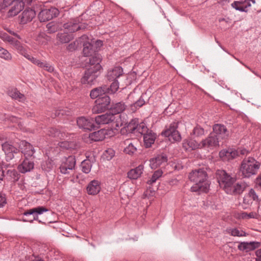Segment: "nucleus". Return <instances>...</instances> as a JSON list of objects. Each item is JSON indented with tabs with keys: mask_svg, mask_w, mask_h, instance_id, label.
Listing matches in <instances>:
<instances>
[{
	"mask_svg": "<svg viewBox=\"0 0 261 261\" xmlns=\"http://www.w3.org/2000/svg\"><path fill=\"white\" fill-rule=\"evenodd\" d=\"M156 135L152 130L148 132V133L143 136L144 146L146 148H149L154 144Z\"/></svg>",
	"mask_w": 261,
	"mask_h": 261,
	"instance_id": "33",
	"label": "nucleus"
},
{
	"mask_svg": "<svg viewBox=\"0 0 261 261\" xmlns=\"http://www.w3.org/2000/svg\"><path fill=\"white\" fill-rule=\"evenodd\" d=\"M107 135H108L107 130L101 129L97 132L90 133L89 138L94 141H100L103 140Z\"/></svg>",
	"mask_w": 261,
	"mask_h": 261,
	"instance_id": "31",
	"label": "nucleus"
},
{
	"mask_svg": "<svg viewBox=\"0 0 261 261\" xmlns=\"http://www.w3.org/2000/svg\"><path fill=\"white\" fill-rule=\"evenodd\" d=\"M251 0H239L233 2L231 4V7L241 12H247L248 8L251 7Z\"/></svg>",
	"mask_w": 261,
	"mask_h": 261,
	"instance_id": "23",
	"label": "nucleus"
},
{
	"mask_svg": "<svg viewBox=\"0 0 261 261\" xmlns=\"http://www.w3.org/2000/svg\"><path fill=\"white\" fill-rule=\"evenodd\" d=\"M217 178L220 187L228 194L240 195L248 187L244 181L236 182V178L231 177L224 170L217 171Z\"/></svg>",
	"mask_w": 261,
	"mask_h": 261,
	"instance_id": "1",
	"label": "nucleus"
},
{
	"mask_svg": "<svg viewBox=\"0 0 261 261\" xmlns=\"http://www.w3.org/2000/svg\"><path fill=\"white\" fill-rule=\"evenodd\" d=\"M143 169V165H140L135 169L129 171L127 173V177L131 179H137L142 175Z\"/></svg>",
	"mask_w": 261,
	"mask_h": 261,
	"instance_id": "34",
	"label": "nucleus"
},
{
	"mask_svg": "<svg viewBox=\"0 0 261 261\" xmlns=\"http://www.w3.org/2000/svg\"><path fill=\"white\" fill-rule=\"evenodd\" d=\"M126 109V106L123 102H119L112 106L111 111L115 114H119L123 112Z\"/></svg>",
	"mask_w": 261,
	"mask_h": 261,
	"instance_id": "39",
	"label": "nucleus"
},
{
	"mask_svg": "<svg viewBox=\"0 0 261 261\" xmlns=\"http://www.w3.org/2000/svg\"><path fill=\"white\" fill-rule=\"evenodd\" d=\"M8 94L13 99L23 102L25 100L24 94L21 93L16 88H11L8 91Z\"/></svg>",
	"mask_w": 261,
	"mask_h": 261,
	"instance_id": "35",
	"label": "nucleus"
},
{
	"mask_svg": "<svg viewBox=\"0 0 261 261\" xmlns=\"http://www.w3.org/2000/svg\"><path fill=\"white\" fill-rule=\"evenodd\" d=\"M7 175L10 177V179L12 180L13 182L18 180L20 177L19 174L15 169L8 170Z\"/></svg>",
	"mask_w": 261,
	"mask_h": 261,
	"instance_id": "43",
	"label": "nucleus"
},
{
	"mask_svg": "<svg viewBox=\"0 0 261 261\" xmlns=\"http://www.w3.org/2000/svg\"><path fill=\"white\" fill-rule=\"evenodd\" d=\"M219 138L215 136V134L211 133L208 137L201 141V148L213 149L219 145Z\"/></svg>",
	"mask_w": 261,
	"mask_h": 261,
	"instance_id": "15",
	"label": "nucleus"
},
{
	"mask_svg": "<svg viewBox=\"0 0 261 261\" xmlns=\"http://www.w3.org/2000/svg\"><path fill=\"white\" fill-rule=\"evenodd\" d=\"M109 92H107V93H114L119 88V83L117 80L113 81L110 87H108Z\"/></svg>",
	"mask_w": 261,
	"mask_h": 261,
	"instance_id": "48",
	"label": "nucleus"
},
{
	"mask_svg": "<svg viewBox=\"0 0 261 261\" xmlns=\"http://www.w3.org/2000/svg\"><path fill=\"white\" fill-rule=\"evenodd\" d=\"M44 69L47 71L49 72H53L54 70V68L53 66H51L49 64L46 63L45 64V67Z\"/></svg>",
	"mask_w": 261,
	"mask_h": 261,
	"instance_id": "59",
	"label": "nucleus"
},
{
	"mask_svg": "<svg viewBox=\"0 0 261 261\" xmlns=\"http://www.w3.org/2000/svg\"><path fill=\"white\" fill-rule=\"evenodd\" d=\"M76 123L79 127L84 130H91L94 128V120L82 116L76 119Z\"/></svg>",
	"mask_w": 261,
	"mask_h": 261,
	"instance_id": "14",
	"label": "nucleus"
},
{
	"mask_svg": "<svg viewBox=\"0 0 261 261\" xmlns=\"http://www.w3.org/2000/svg\"><path fill=\"white\" fill-rule=\"evenodd\" d=\"M46 32L48 33H54L61 29V24L59 22L51 21L46 24Z\"/></svg>",
	"mask_w": 261,
	"mask_h": 261,
	"instance_id": "38",
	"label": "nucleus"
},
{
	"mask_svg": "<svg viewBox=\"0 0 261 261\" xmlns=\"http://www.w3.org/2000/svg\"><path fill=\"white\" fill-rule=\"evenodd\" d=\"M28 60H29L31 62H32L33 64H36V65L39 60L32 56H30V57Z\"/></svg>",
	"mask_w": 261,
	"mask_h": 261,
	"instance_id": "62",
	"label": "nucleus"
},
{
	"mask_svg": "<svg viewBox=\"0 0 261 261\" xmlns=\"http://www.w3.org/2000/svg\"><path fill=\"white\" fill-rule=\"evenodd\" d=\"M47 211H48V210L47 208L41 206L27 210L24 212L23 215L25 217H29L30 215H32L33 218H23V221L24 222L32 223L34 220H37L38 221L39 223H41V221L39 220L38 215H41L44 212H46Z\"/></svg>",
	"mask_w": 261,
	"mask_h": 261,
	"instance_id": "5",
	"label": "nucleus"
},
{
	"mask_svg": "<svg viewBox=\"0 0 261 261\" xmlns=\"http://www.w3.org/2000/svg\"><path fill=\"white\" fill-rule=\"evenodd\" d=\"M193 135L196 137H200L204 135V130L199 125L195 126L192 132Z\"/></svg>",
	"mask_w": 261,
	"mask_h": 261,
	"instance_id": "50",
	"label": "nucleus"
},
{
	"mask_svg": "<svg viewBox=\"0 0 261 261\" xmlns=\"http://www.w3.org/2000/svg\"><path fill=\"white\" fill-rule=\"evenodd\" d=\"M178 122H173L169 127L162 132V135L168 137L171 141H179L181 140V136L179 132L177 130Z\"/></svg>",
	"mask_w": 261,
	"mask_h": 261,
	"instance_id": "7",
	"label": "nucleus"
},
{
	"mask_svg": "<svg viewBox=\"0 0 261 261\" xmlns=\"http://www.w3.org/2000/svg\"><path fill=\"white\" fill-rule=\"evenodd\" d=\"M145 103L144 100L140 97L137 101L134 103L131 106L132 107H135V108H139L143 106Z\"/></svg>",
	"mask_w": 261,
	"mask_h": 261,
	"instance_id": "56",
	"label": "nucleus"
},
{
	"mask_svg": "<svg viewBox=\"0 0 261 261\" xmlns=\"http://www.w3.org/2000/svg\"><path fill=\"white\" fill-rule=\"evenodd\" d=\"M123 69L121 67H115L108 72L107 77L110 81L117 80L120 76L123 75Z\"/></svg>",
	"mask_w": 261,
	"mask_h": 261,
	"instance_id": "28",
	"label": "nucleus"
},
{
	"mask_svg": "<svg viewBox=\"0 0 261 261\" xmlns=\"http://www.w3.org/2000/svg\"><path fill=\"white\" fill-rule=\"evenodd\" d=\"M34 158H24L22 163L18 165V170L22 173L31 171L34 167Z\"/></svg>",
	"mask_w": 261,
	"mask_h": 261,
	"instance_id": "22",
	"label": "nucleus"
},
{
	"mask_svg": "<svg viewBox=\"0 0 261 261\" xmlns=\"http://www.w3.org/2000/svg\"><path fill=\"white\" fill-rule=\"evenodd\" d=\"M137 121L132 120L127 125V130L131 133H139L144 136L150 132L144 122L136 123Z\"/></svg>",
	"mask_w": 261,
	"mask_h": 261,
	"instance_id": "8",
	"label": "nucleus"
},
{
	"mask_svg": "<svg viewBox=\"0 0 261 261\" xmlns=\"http://www.w3.org/2000/svg\"><path fill=\"white\" fill-rule=\"evenodd\" d=\"M0 38L5 42H7L10 43L12 40L14 39L13 37L10 36L7 33L0 31Z\"/></svg>",
	"mask_w": 261,
	"mask_h": 261,
	"instance_id": "51",
	"label": "nucleus"
},
{
	"mask_svg": "<svg viewBox=\"0 0 261 261\" xmlns=\"http://www.w3.org/2000/svg\"><path fill=\"white\" fill-rule=\"evenodd\" d=\"M10 165L6 163H0V181L2 180L4 176V169H7L9 167Z\"/></svg>",
	"mask_w": 261,
	"mask_h": 261,
	"instance_id": "54",
	"label": "nucleus"
},
{
	"mask_svg": "<svg viewBox=\"0 0 261 261\" xmlns=\"http://www.w3.org/2000/svg\"><path fill=\"white\" fill-rule=\"evenodd\" d=\"M163 174V171L161 170H158L155 171L152 174L151 177L147 181L148 185H152L154 184L158 179H159Z\"/></svg>",
	"mask_w": 261,
	"mask_h": 261,
	"instance_id": "44",
	"label": "nucleus"
},
{
	"mask_svg": "<svg viewBox=\"0 0 261 261\" xmlns=\"http://www.w3.org/2000/svg\"><path fill=\"white\" fill-rule=\"evenodd\" d=\"M83 46L84 48L83 52L85 56H91L93 54L96 53L92 43L86 42L84 43Z\"/></svg>",
	"mask_w": 261,
	"mask_h": 261,
	"instance_id": "37",
	"label": "nucleus"
},
{
	"mask_svg": "<svg viewBox=\"0 0 261 261\" xmlns=\"http://www.w3.org/2000/svg\"><path fill=\"white\" fill-rule=\"evenodd\" d=\"M10 44H11L19 54L23 53V50L25 49V48L22 46V45L19 41L13 39L12 41L10 43Z\"/></svg>",
	"mask_w": 261,
	"mask_h": 261,
	"instance_id": "47",
	"label": "nucleus"
},
{
	"mask_svg": "<svg viewBox=\"0 0 261 261\" xmlns=\"http://www.w3.org/2000/svg\"><path fill=\"white\" fill-rule=\"evenodd\" d=\"M24 3L23 0H17L14 1L12 4L8 6V8L6 9L7 12V16L8 17H12L16 16L23 9Z\"/></svg>",
	"mask_w": 261,
	"mask_h": 261,
	"instance_id": "12",
	"label": "nucleus"
},
{
	"mask_svg": "<svg viewBox=\"0 0 261 261\" xmlns=\"http://www.w3.org/2000/svg\"><path fill=\"white\" fill-rule=\"evenodd\" d=\"M167 161L168 157L166 154H159L150 160V166L152 169H156L161 166H164Z\"/></svg>",
	"mask_w": 261,
	"mask_h": 261,
	"instance_id": "17",
	"label": "nucleus"
},
{
	"mask_svg": "<svg viewBox=\"0 0 261 261\" xmlns=\"http://www.w3.org/2000/svg\"><path fill=\"white\" fill-rule=\"evenodd\" d=\"M220 157L224 161H229L239 155V152L232 149H223L219 152Z\"/></svg>",
	"mask_w": 261,
	"mask_h": 261,
	"instance_id": "26",
	"label": "nucleus"
},
{
	"mask_svg": "<svg viewBox=\"0 0 261 261\" xmlns=\"http://www.w3.org/2000/svg\"><path fill=\"white\" fill-rule=\"evenodd\" d=\"M6 203L7 200L5 195L0 193V207H3Z\"/></svg>",
	"mask_w": 261,
	"mask_h": 261,
	"instance_id": "57",
	"label": "nucleus"
},
{
	"mask_svg": "<svg viewBox=\"0 0 261 261\" xmlns=\"http://www.w3.org/2000/svg\"><path fill=\"white\" fill-rule=\"evenodd\" d=\"M2 147L3 150L6 154V158L7 161L14 158L15 155L19 153V150L8 142L3 144Z\"/></svg>",
	"mask_w": 261,
	"mask_h": 261,
	"instance_id": "16",
	"label": "nucleus"
},
{
	"mask_svg": "<svg viewBox=\"0 0 261 261\" xmlns=\"http://www.w3.org/2000/svg\"><path fill=\"white\" fill-rule=\"evenodd\" d=\"M74 38L73 34L68 32L59 33L57 35V40L61 43H66L72 40Z\"/></svg>",
	"mask_w": 261,
	"mask_h": 261,
	"instance_id": "36",
	"label": "nucleus"
},
{
	"mask_svg": "<svg viewBox=\"0 0 261 261\" xmlns=\"http://www.w3.org/2000/svg\"><path fill=\"white\" fill-rule=\"evenodd\" d=\"M82 170L85 173H89L91 169L92 164L89 160H85L81 163Z\"/></svg>",
	"mask_w": 261,
	"mask_h": 261,
	"instance_id": "41",
	"label": "nucleus"
},
{
	"mask_svg": "<svg viewBox=\"0 0 261 261\" xmlns=\"http://www.w3.org/2000/svg\"><path fill=\"white\" fill-rule=\"evenodd\" d=\"M260 243L259 242H241L238 246V249L241 251L249 252L253 250L260 246Z\"/></svg>",
	"mask_w": 261,
	"mask_h": 261,
	"instance_id": "25",
	"label": "nucleus"
},
{
	"mask_svg": "<svg viewBox=\"0 0 261 261\" xmlns=\"http://www.w3.org/2000/svg\"><path fill=\"white\" fill-rule=\"evenodd\" d=\"M19 148L21 150V154H23L24 158H34L33 156L35 152L34 148L30 143L25 141H21L19 144Z\"/></svg>",
	"mask_w": 261,
	"mask_h": 261,
	"instance_id": "18",
	"label": "nucleus"
},
{
	"mask_svg": "<svg viewBox=\"0 0 261 261\" xmlns=\"http://www.w3.org/2000/svg\"><path fill=\"white\" fill-rule=\"evenodd\" d=\"M31 261H44L40 257L38 256H33L31 259Z\"/></svg>",
	"mask_w": 261,
	"mask_h": 261,
	"instance_id": "63",
	"label": "nucleus"
},
{
	"mask_svg": "<svg viewBox=\"0 0 261 261\" xmlns=\"http://www.w3.org/2000/svg\"><path fill=\"white\" fill-rule=\"evenodd\" d=\"M107 92H109L107 86L99 87L92 89L90 92V96L91 98L95 99L103 97L107 93Z\"/></svg>",
	"mask_w": 261,
	"mask_h": 261,
	"instance_id": "29",
	"label": "nucleus"
},
{
	"mask_svg": "<svg viewBox=\"0 0 261 261\" xmlns=\"http://www.w3.org/2000/svg\"><path fill=\"white\" fill-rule=\"evenodd\" d=\"M207 175L203 169L193 170L189 173V179L195 184L191 187V191L194 192L206 193L210 187V182L207 179Z\"/></svg>",
	"mask_w": 261,
	"mask_h": 261,
	"instance_id": "2",
	"label": "nucleus"
},
{
	"mask_svg": "<svg viewBox=\"0 0 261 261\" xmlns=\"http://www.w3.org/2000/svg\"><path fill=\"white\" fill-rule=\"evenodd\" d=\"M101 70H96L92 67H88L85 71L84 75L81 79L83 84H87L90 86L95 84L96 79L99 76Z\"/></svg>",
	"mask_w": 261,
	"mask_h": 261,
	"instance_id": "4",
	"label": "nucleus"
},
{
	"mask_svg": "<svg viewBox=\"0 0 261 261\" xmlns=\"http://www.w3.org/2000/svg\"><path fill=\"white\" fill-rule=\"evenodd\" d=\"M116 116L113 113H106L98 115L95 118V122L99 124H106L114 122Z\"/></svg>",
	"mask_w": 261,
	"mask_h": 261,
	"instance_id": "20",
	"label": "nucleus"
},
{
	"mask_svg": "<svg viewBox=\"0 0 261 261\" xmlns=\"http://www.w3.org/2000/svg\"><path fill=\"white\" fill-rule=\"evenodd\" d=\"M17 0H3L0 3V17L3 16V13L6 11L8 8V6H10V4H12L14 1Z\"/></svg>",
	"mask_w": 261,
	"mask_h": 261,
	"instance_id": "40",
	"label": "nucleus"
},
{
	"mask_svg": "<svg viewBox=\"0 0 261 261\" xmlns=\"http://www.w3.org/2000/svg\"><path fill=\"white\" fill-rule=\"evenodd\" d=\"M228 232L234 237H244L246 236V233L238 228H232L228 230Z\"/></svg>",
	"mask_w": 261,
	"mask_h": 261,
	"instance_id": "46",
	"label": "nucleus"
},
{
	"mask_svg": "<svg viewBox=\"0 0 261 261\" xmlns=\"http://www.w3.org/2000/svg\"><path fill=\"white\" fill-rule=\"evenodd\" d=\"M248 196L249 197L251 198L253 200H255L257 199V195L256 194L255 191L254 190H253L252 189H251L249 193H248Z\"/></svg>",
	"mask_w": 261,
	"mask_h": 261,
	"instance_id": "58",
	"label": "nucleus"
},
{
	"mask_svg": "<svg viewBox=\"0 0 261 261\" xmlns=\"http://www.w3.org/2000/svg\"><path fill=\"white\" fill-rule=\"evenodd\" d=\"M137 143V141L132 139H126L124 141V144L126 147L124 149V152L130 155L133 154L137 150V148L135 146V143Z\"/></svg>",
	"mask_w": 261,
	"mask_h": 261,
	"instance_id": "32",
	"label": "nucleus"
},
{
	"mask_svg": "<svg viewBox=\"0 0 261 261\" xmlns=\"http://www.w3.org/2000/svg\"><path fill=\"white\" fill-rule=\"evenodd\" d=\"M58 145L62 149H68L72 147V143L68 141L60 142Z\"/></svg>",
	"mask_w": 261,
	"mask_h": 261,
	"instance_id": "55",
	"label": "nucleus"
},
{
	"mask_svg": "<svg viewBox=\"0 0 261 261\" xmlns=\"http://www.w3.org/2000/svg\"><path fill=\"white\" fill-rule=\"evenodd\" d=\"M110 103L111 99L108 95H105L103 97H100L96 100L92 111L95 113H102L109 109Z\"/></svg>",
	"mask_w": 261,
	"mask_h": 261,
	"instance_id": "6",
	"label": "nucleus"
},
{
	"mask_svg": "<svg viewBox=\"0 0 261 261\" xmlns=\"http://www.w3.org/2000/svg\"><path fill=\"white\" fill-rule=\"evenodd\" d=\"M70 112L68 110L60 109L55 111V113H53L50 117L53 118H55L57 117H61L64 115H69Z\"/></svg>",
	"mask_w": 261,
	"mask_h": 261,
	"instance_id": "45",
	"label": "nucleus"
},
{
	"mask_svg": "<svg viewBox=\"0 0 261 261\" xmlns=\"http://www.w3.org/2000/svg\"><path fill=\"white\" fill-rule=\"evenodd\" d=\"M76 164L75 158L74 156H69L65 158L59 168L61 173L62 174H69L70 171L74 169Z\"/></svg>",
	"mask_w": 261,
	"mask_h": 261,
	"instance_id": "11",
	"label": "nucleus"
},
{
	"mask_svg": "<svg viewBox=\"0 0 261 261\" xmlns=\"http://www.w3.org/2000/svg\"><path fill=\"white\" fill-rule=\"evenodd\" d=\"M46 64V62H41L40 60H38V61L36 65H37L39 67H40L41 68H43L44 69Z\"/></svg>",
	"mask_w": 261,
	"mask_h": 261,
	"instance_id": "61",
	"label": "nucleus"
},
{
	"mask_svg": "<svg viewBox=\"0 0 261 261\" xmlns=\"http://www.w3.org/2000/svg\"><path fill=\"white\" fill-rule=\"evenodd\" d=\"M63 27L67 32L71 34L77 31L85 29L87 25L80 22L78 19H73L64 23Z\"/></svg>",
	"mask_w": 261,
	"mask_h": 261,
	"instance_id": "10",
	"label": "nucleus"
},
{
	"mask_svg": "<svg viewBox=\"0 0 261 261\" xmlns=\"http://www.w3.org/2000/svg\"><path fill=\"white\" fill-rule=\"evenodd\" d=\"M182 146L186 150H193L197 148H201V143H198L195 140L191 139L184 140Z\"/></svg>",
	"mask_w": 261,
	"mask_h": 261,
	"instance_id": "30",
	"label": "nucleus"
},
{
	"mask_svg": "<svg viewBox=\"0 0 261 261\" xmlns=\"http://www.w3.org/2000/svg\"><path fill=\"white\" fill-rule=\"evenodd\" d=\"M89 57L86 60L87 68L92 67L93 69H96V70H102V67L100 64L102 60L101 55L98 53H95L94 56L92 55Z\"/></svg>",
	"mask_w": 261,
	"mask_h": 261,
	"instance_id": "13",
	"label": "nucleus"
},
{
	"mask_svg": "<svg viewBox=\"0 0 261 261\" xmlns=\"http://www.w3.org/2000/svg\"><path fill=\"white\" fill-rule=\"evenodd\" d=\"M100 183L97 180L91 181L87 187L88 194L92 195L97 194L100 192Z\"/></svg>",
	"mask_w": 261,
	"mask_h": 261,
	"instance_id": "27",
	"label": "nucleus"
},
{
	"mask_svg": "<svg viewBox=\"0 0 261 261\" xmlns=\"http://www.w3.org/2000/svg\"><path fill=\"white\" fill-rule=\"evenodd\" d=\"M259 166V163L253 158H245L241 164L239 174L242 177L249 178L256 174Z\"/></svg>",
	"mask_w": 261,
	"mask_h": 261,
	"instance_id": "3",
	"label": "nucleus"
},
{
	"mask_svg": "<svg viewBox=\"0 0 261 261\" xmlns=\"http://www.w3.org/2000/svg\"><path fill=\"white\" fill-rule=\"evenodd\" d=\"M46 134L50 137L59 139H63L66 136V133L61 127H49L47 128Z\"/></svg>",
	"mask_w": 261,
	"mask_h": 261,
	"instance_id": "24",
	"label": "nucleus"
},
{
	"mask_svg": "<svg viewBox=\"0 0 261 261\" xmlns=\"http://www.w3.org/2000/svg\"><path fill=\"white\" fill-rule=\"evenodd\" d=\"M35 15V11L31 9H27L19 16V23L21 24H27L31 21Z\"/></svg>",
	"mask_w": 261,
	"mask_h": 261,
	"instance_id": "21",
	"label": "nucleus"
},
{
	"mask_svg": "<svg viewBox=\"0 0 261 261\" xmlns=\"http://www.w3.org/2000/svg\"><path fill=\"white\" fill-rule=\"evenodd\" d=\"M79 45V42L78 40H75L70 43L67 46V49L70 51L75 50Z\"/></svg>",
	"mask_w": 261,
	"mask_h": 261,
	"instance_id": "53",
	"label": "nucleus"
},
{
	"mask_svg": "<svg viewBox=\"0 0 261 261\" xmlns=\"http://www.w3.org/2000/svg\"><path fill=\"white\" fill-rule=\"evenodd\" d=\"M255 254L257 257L256 260L261 261V248L256 251Z\"/></svg>",
	"mask_w": 261,
	"mask_h": 261,
	"instance_id": "60",
	"label": "nucleus"
},
{
	"mask_svg": "<svg viewBox=\"0 0 261 261\" xmlns=\"http://www.w3.org/2000/svg\"><path fill=\"white\" fill-rule=\"evenodd\" d=\"M212 134H215V136L219 139H226L228 138L229 133L226 127L222 124H215L213 126V132Z\"/></svg>",
	"mask_w": 261,
	"mask_h": 261,
	"instance_id": "19",
	"label": "nucleus"
},
{
	"mask_svg": "<svg viewBox=\"0 0 261 261\" xmlns=\"http://www.w3.org/2000/svg\"><path fill=\"white\" fill-rule=\"evenodd\" d=\"M115 155V152L112 149H108L106 150L104 153L103 155L107 160H110Z\"/></svg>",
	"mask_w": 261,
	"mask_h": 261,
	"instance_id": "52",
	"label": "nucleus"
},
{
	"mask_svg": "<svg viewBox=\"0 0 261 261\" xmlns=\"http://www.w3.org/2000/svg\"><path fill=\"white\" fill-rule=\"evenodd\" d=\"M256 184L261 189V175L256 178Z\"/></svg>",
	"mask_w": 261,
	"mask_h": 261,
	"instance_id": "64",
	"label": "nucleus"
},
{
	"mask_svg": "<svg viewBox=\"0 0 261 261\" xmlns=\"http://www.w3.org/2000/svg\"><path fill=\"white\" fill-rule=\"evenodd\" d=\"M0 57L6 60H10L12 58L11 54L6 49L0 46Z\"/></svg>",
	"mask_w": 261,
	"mask_h": 261,
	"instance_id": "49",
	"label": "nucleus"
},
{
	"mask_svg": "<svg viewBox=\"0 0 261 261\" xmlns=\"http://www.w3.org/2000/svg\"><path fill=\"white\" fill-rule=\"evenodd\" d=\"M54 165L53 161L51 160L48 159L42 163L41 168L45 171L49 172L53 169Z\"/></svg>",
	"mask_w": 261,
	"mask_h": 261,
	"instance_id": "42",
	"label": "nucleus"
},
{
	"mask_svg": "<svg viewBox=\"0 0 261 261\" xmlns=\"http://www.w3.org/2000/svg\"><path fill=\"white\" fill-rule=\"evenodd\" d=\"M59 14V10L55 7L42 9L38 14L41 22H45L56 17Z\"/></svg>",
	"mask_w": 261,
	"mask_h": 261,
	"instance_id": "9",
	"label": "nucleus"
}]
</instances>
